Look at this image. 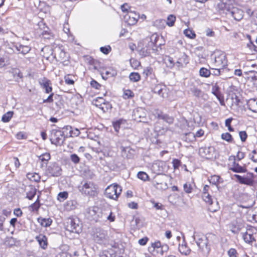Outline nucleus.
I'll return each instance as SVG.
<instances>
[{
	"mask_svg": "<svg viewBox=\"0 0 257 257\" xmlns=\"http://www.w3.org/2000/svg\"><path fill=\"white\" fill-rule=\"evenodd\" d=\"M172 164L174 169H178L180 166L181 162L178 159H173Z\"/></svg>",
	"mask_w": 257,
	"mask_h": 257,
	"instance_id": "e2e57ef3",
	"label": "nucleus"
},
{
	"mask_svg": "<svg viewBox=\"0 0 257 257\" xmlns=\"http://www.w3.org/2000/svg\"><path fill=\"white\" fill-rule=\"evenodd\" d=\"M156 187L158 189L165 190L168 188V185L167 183L165 182L163 184L162 183H156Z\"/></svg>",
	"mask_w": 257,
	"mask_h": 257,
	"instance_id": "052dcab7",
	"label": "nucleus"
},
{
	"mask_svg": "<svg viewBox=\"0 0 257 257\" xmlns=\"http://www.w3.org/2000/svg\"><path fill=\"white\" fill-rule=\"evenodd\" d=\"M165 63L167 67L172 68L174 66V62L172 58L168 56L165 59Z\"/></svg>",
	"mask_w": 257,
	"mask_h": 257,
	"instance_id": "79ce46f5",
	"label": "nucleus"
},
{
	"mask_svg": "<svg viewBox=\"0 0 257 257\" xmlns=\"http://www.w3.org/2000/svg\"><path fill=\"white\" fill-rule=\"evenodd\" d=\"M161 247V244L160 241L152 243L151 246L149 247V251L153 255H155L156 250Z\"/></svg>",
	"mask_w": 257,
	"mask_h": 257,
	"instance_id": "c85d7f7f",
	"label": "nucleus"
},
{
	"mask_svg": "<svg viewBox=\"0 0 257 257\" xmlns=\"http://www.w3.org/2000/svg\"><path fill=\"white\" fill-rule=\"evenodd\" d=\"M137 176L139 179L145 181L147 180L149 178L148 174L144 172H139Z\"/></svg>",
	"mask_w": 257,
	"mask_h": 257,
	"instance_id": "c03bdc74",
	"label": "nucleus"
},
{
	"mask_svg": "<svg viewBox=\"0 0 257 257\" xmlns=\"http://www.w3.org/2000/svg\"><path fill=\"white\" fill-rule=\"evenodd\" d=\"M248 109L253 112H257V99H250L247 102Z\"/></svg>",
	"mask_w": 257,
	"mask_h": 257,
	"instance_id": "412c9836",
	"label": "nucleus"
},
{
	"mask_svg": "<svg viewBox=\"0 0 257 257\" xmlns=\"http://www.w3.org/2000/svg\"><path fill=\"white\" fill-rule=\"evenodd\" d=\"M68 194L67 192H61L58 194L57 199L60 202H63L68 198Z\"/></svg>",
	"mask_w": 257,
	"mask_h": 257,
	"instance_id": "58836bf2",
	"label": "nucleus"
},
{
	"mask_svg": "<svg viewBox=\"0 0 257 257\" xmlns=\"http://www.w3.org/2000/svg\"><path fill=\"white\" fill-rule=\"evenodd\" d=\"M234 177L240 184H245L248 186H252L254 184L253 174L252 173H249L243 176H241L239 175H235Z\"/></svg>",
	"mask_w": 257,
	"mask_h": 257,
	"instance_id": "9d476101",
	"label": "nucleus"
},
{
	"mask_svg": "<svg viewBox=\"0 0 257 257\" xmlns=\"http://www.w3.org/2000/svg\"><path fill=\"white\" fill-rule=\"evenodd\" d=\"M199 153L202 157L206 159L215 158L216 155L215 148L212 146L200 148Z\"/></svg>",
	"mask_w": 257,
	"mask_h": 257,
	"instance_id": "0eeeda50",
	"label": "nucleus"
},
{
	"mask_svg": "<svg viewBox=\"0 0 257 257\" xmlns=\"http://www.w3.org/2000/svg\"><path fill=\"white\" fill-rule=\"evenodd\" d=\"M77 221V219H68L66 225V229L71 232L78 233L80 227Z\"/></svg>",
	"mask_w": 257,
	"mask_h": 257,
	"instance_id": "9b49d317",
	"label": "nucleus"
},
{
	"mask_svg": "<svg viewBox=\"0 0 257 257\" xmlns=\"http://www.w3.org/2000/svg\"><path fill=\"white\" fill-rule=\"evenodd\" d=\"M38 221L42 226L45 227L49 226L52 222V219L49 218H44L42 217H40L38 219Z\"/></svg>",
	"mask_w": 257,
	"mask_h": 257,
	"instance_id": "c756f323",
	"label": "nucleus"
},
{
	"mask_svg": "<svg viewBox=\"0 0 257 257\" xmlns=\"http://www.w3.org/2000/svg\"><path fill=\"white\" fill-rule=\"evenodd\" d=\"M176 20V17L173 15H169L167 18V25L169 27H172L174 25Z\"/></svg>",
	"mask_w": 257,
	"mask_h": 257,
	"instance_id": "ea45409f",
	"label": "nucleus"
},
{
	"mask_svg": "<svg viewBox=\"0 0 257 257\" xmlns=\"http://www.w3.org/2000/svg\"><path fill=\"white\" fill-rule=\"evenodd\" d=\"M195 241L200 250L204 254L208 255L210 251V247L208 244V237L202 236L197 237Z\"/></svg>",
	"mask_w": 257,
	"mask_h": 257,
	"instance_id": "423d86ee",
	"label": "nucleus"
},
{
	"mask_svg": "<svg viewBox=\"0 0 257 257\" xmlns=\"http://www.w3.org/2000/svg\"><path fill=\"white\" fill-rule=\"evenodd\" d=\"M43 88L45 89V92L47 93H49L52 91V88L49 80H47L43 83Z\"/></svg>",
	"mask_w": 257,
	"mask_h": 257,
	"instance_id": "72a5a7b5",
	"label": "nucleus"
},
{
	"mask_svg": "<svg viewBox=\"0 0 257 257\" xmlns=\"http://www.w3.org/2000/svg\"><path fill=\"white\" fill-rule=\"evenodd\" d=\"M122 120H118L113 122V126L115 132H118L120 127V125L122 123Z\"/></svg>",
	"mask_w": 257,
	"mask_h": 257,
	"instance_id": "de8ad7c7",
	"label": "nucleus"
},
{
	"mask_svg": "<svg viewBox=\"0 0 257 257\" xmlns=\"http://www.w3.org/2000/svg\"><path fill=\"white\" fill-rule=\"evenodd\" d=\"M193 95L196 97H200L202 94V92L198 88H194L192 91Z\"/></svg>",
	"mask_w": 257,
	"mask_h": 257,
	"instance_id": "13d9d810",
	"label": "nucleus"
},
{
	"mask_svg": "<svg viewBox=\"0 0 257 257\" xmlns=\"http://www.w3.org/2000/svg\"><path fill=\"white\" fill-rule=\"evenodd\" d=\"M39 159L42 162L47 163L50 159V155L49 153H45L39 157Z\"/></svg>",
	"mask_w": 257,
	"mask_h": 257,
	"instance_id": "37998d69",
	"label": "nucleus"
},
{
	"mask_svg": "<svg viewBox=\"0 0 257 257\" xmlns=\"http://www.w3.org/2000/svg\"><path fill=\"white\" fill-rule=\"evenodd\" d=\"M239 137L242 142H244L247 138V134L245 132L241 131L239 133Z\"/></svg>",
	"mask_w": 257,
	"mask_h": 257,
	"instance_id": "680f3d73",
	"label": "nucleus"
},
{
	"mask_svg": "<svg viewBox=\"0 0 257 257\" xmlns=\"http://www.w3.org/2000/svg\"><path fill=\"white\" fill-rule=\"evenodd\" d=\"M221 8L226 11V14L230 15L237 21L241 20L243 16V11L238 7H234L231 1L225 0L221 5Z\"/></svg>",
	"mask_w": 257,
	"mask_h": 257,
	"instance_id": "f03ea898",
	"label": "nucleus"
},
{
	"mask_svg": "<svg viewBox=\"0 0 257 257\" xmlns=\"http://www.w3.org/2000/svg\"><path fill=\"white\" fill-rule=\"evenodd\" d=\"M155 115H157V117L160 119H162L166 122L171 124L173 122L174 118L167 114H163L162 112L159 110H156Z\"/></svg>",
	"mask_w": 257,
	"mask_h": 257,
	"instance_id": "2eb2a0df",
	"label": "nucleus"
},
{
	"mask_svg": "<svg viewBox=\"0 0 257 257\" xmlns=\"http://www.w3.org/2000/svg\"><path fill=\"white\" fill-rule=\"evenodd\" d=\"M189 62L187 56L185 54H181L176 61V65L178 67H182L186 66Z\"/></svg>",
	"mask_w": 257,
	"mask_h": 257,
	"instance_id": "a211bd4d",
	"label": "nucleus"
},
{
	"mask_svg": "<svg viewBox=\"0 0 257 257\" xmlns=\"http://www.w3.org/2000/svg\"><path fill=\"white\" fill-rule=\"evenodd\" d=\"M56 257H71V256L66 252H61L57 254Z\"/></svg>",
	"mask_w": 257,
	"mask_h": 257,
	"instance_id": "774afa93",
	"label": "nucleus"
},
{
	"mask_svg": "<svg viewBox=\"0 0 257 257\" xmlns=\"http://www.w3.org/2000/svg\"><path fill=\"white\" fill-rule=\"evenodd\" d=\"M100 51L104 54H108L111 51V47L109 46L101 47L100 48Z\"/></svg>",
	"mask_w": 257,
	"mask_h": 257,
	"instance_id": "5fc2aeb1",
	"label": "nucleus"
},
{
	"mask_svg": "<svg viewBox=\"0 0 257 257\" xmlns=\"http://www.w3.org/2000/svg\"><path fill=\"white\" fill-rule=\"evenodd\" d=\"M30 178L35 182H39L40 180L41 177L37 173H34L32 177H30Z\"/></svg>",
	"mask_w": 257,
	"mask_h": 257,
	"instance_id": "0e129e2a",
	"label": "nucleus"
},
{
	"mask_svg": "<svg viewBox=\"0 0 257 257\" xmlns=\"http://www.w3.org/2000/svg\"><path fill=\"white\" fill-rule=\"evenodd\" d=\"M202 197L203 200L207 203L209 205H210V207L209 208V209L211 211L214 212L217 210V202H216V206L215 207H213V202L212 201V199L211 198V196L209 195V193H206L204 194H202Z\"/></svg>",
	"mask_w": 257,
	"mask_h": 257,
	"instance_id": "4468645a",
	"label": "nucleus"
},
{
	"mask_svg": "<svg viewBox=\"0 0 257 257\" xmlns=\"http://www.w3.org/2000/svg\"><path fill=\"white\" fill-rule=\"evenodd\" d=\"M139 18L140 15L133 11L128 12L123 16L124 21L129 25L136 24Z\"/></svg>",
	"mask_w": 257,
	"mask_h": 257,
	"instance_id": "6e6552de",
	"label": "nucleus"
},
{
	"mask_svg": "<svg viewBox=\"0 0 257 257\" xmlns=\"http://www.w3.org/2000/svg\"><path fill=\"white\" fill-rule=\"evenodd\" d=\"M120 149L121 155L123 157L131 158L132 157V153L134 152L133 150L128 147H124L123 146H121Z\"/></svg>",
	"mask_w": 257,
	"mask_h": 257,
	"instance_id": "4be33fe9",
	"label": "nucleus"
},
{
	"mask_svg": "<svg viewBox=\"0 0 257 257\" xmlns=\"http://www.w3.org/2000/svg\"><path fill=\"white\" fill-rule=\"evenodd\" d=\"M40 207L39 196H38L36 201L30 206V209L32 211H36L38 210Z\"/></svg>",
	"mask_w": 257,
	"mask_h": 257,
	"instance_id": "473e14b6",
	"label": "nucleus"
},
{
	"mask_svg": "<svg viewBox=\"0 0 257 257\" xmlns=\"http://www.w3.org/2000/svg\"><path fill=\"white\" fill-rule=\"evenodd\" d=\"M163 90L162 87L160 85H157L154 88V92L159 95H161Z\"/></svg>",
	"mask_w": 257,
	"mask_h": 257,
	"instance_id": "bf43d9fd",
	"label": "nucleus"
},
{
	"mask_svg": "<svg viewBox=\"0 0 257 257\" xmlns=\"http://www.w3.org/2000/svg\"><path fill=\"white\" fill-rule=\"evenodd\" d=\"M213 67L224 68L227 65V60L225 54L221 52H216L211 55Z\"/></svg>",
	"mask_w": 257,
	"mask_h": 257,
	"instance_id": "7ed1b4c3",
	"label": "nucleus"
},
{
	"mask_svg": "<svg viewBox=\"0 0 257 257\" xmlns=\"http://www.w3.org/2000/svg\"><path fill=\"white\" fill-rule=\"evenodd\" d=\"M73 76L71 75H67L64 77V80L65 83L68 85H73L74 83V81L73 79Z\"/></svg>",
	"mask_w": 257,
	"mask_h": 257,
	"instance_id": "a19ab883",
	"label": "nucleus"
},
{
	"mask_svg": "<svg viewBox=\"0 0 257 257\" xmlns=\"http://www.w3.org/2000/svg\"><path fill=\"white\" fill-rule=\"evenodd\" d=\"M70 160L74 164H78L80 161L79 157L75 154L71 155Z\"/></svg>",
	"mask_w": 257,
	"mask_h": 257,
	"instance_id": "864d4df0",
	"label": "nucleus"
},
{
	"mask_svg": "<svg viewBox=\"0 0 257 257\" xmlns=\"http://www.w3.org/2000/svg\"><path fill=\"white\" fill-rule=\"evenodd\" d=\"M227 101L230 102V104L231 106L233 105H238L240 100L238 97L235 94H232L230 95L229 97L227 99Z\"/></svg>",
	"mask_w": 257,
	"mask_h": 257,
	"instance_id": "bb28decb",
	"label": "nucleus"
},
{
	"mask_svg": "<svg viewBox=\"0 0 257 257\" xmlns=\"http://www.w3.org/2000/svg\"><path fill=\"white\" fill-rule=\"evenodd\" d=\"M203 134H204L203 131L202 130H200L196 132L195 135H194L193 133H189L188 134V135L189 136H192L193 138H195L196 137H201L203 135Z\"/></svg>",
	"mask_w": 257,
	"mask_h": 257,
	"instance_id": "6e6d98bb",
	"label": "nucleus"
},
{
	"mask_svg": "<svg viewBox=\"0 0 257 257\" xmlns=\"http://www.w3.org/2000/svg\"><path fill=\"white\" fill-rule=\"evenodd\" d=\"M99 211V208L96 207H90L87 211L86 216L90 220L97 221L98 219Z\"/></svg>",
	"mask_w": 257,
	"mask_h": 257,
	"instance_id": "ddd939ff",
	"label": "nucleus"
},
{
	"mask_svg": "<svg viewBox=\"0 0 257 257\" xmlns=\"http://www.w3.org/2000/svg\"><path fill=\"white\" fill-rule=\"evenodd\" d=\"M221 138L228 142H231L232 140L231 135L228 133L222 134L221 135Z\"/></svg>",
	"mask_w": 257,
	"mask_h": 257,
	"instance_id": "a18cd8bd",
	"label": "nucleus"
},
{
	"mask_svg": "<svg viewBox=\"0 0 257 257\" xmlns=\"http://www.w3.org/2000/svg\"><path fill=\"white\" fill-rule=\"evenodd\" d=\"M134 96L133 92L130 90H126L124 91L123 98L124 99H128L130 97Z\"/></svg>",
	"mask_w": 257,
	"mask_h": 257,
	"instance_id": "603ef678",
	"label": "nucleus"
},
{
	"mask_svg": "<svg viewBox=\"0 0 257 257\" xmlns=\"http://www.w3.org/2000/svg\"><path fill=\"white\" fill-rule=\"evenodd\" d=\"M229 257H236L237 251L235 249L231 248L227 252Z\"/></svg>",
	"mask_w": 257,
	"mask_h": 257,
	"instance_id": "4d7b16f0",
	"label": "nucleus"
},
{
	"mask_svg": "<svg viewBox=\"0 0 257 257\" xmlns=\"http://www.w3.org/2000/svg\"><path fill=\"white\" fill-rule=\"evenodd\" d=\"M250 77L251 78V80L254 81V83L257 85V72H251Z\"/></svg>",
	"mask_w": 257,
	"mask_h": 257,
	"instance_id": "338daca9",
	"label": "nucleus"
},
{
	"mask_svg": "<svg viewBox=\"0 0 257 257\" xmlns=\"http://www.w3.org/2000/svg\"><path fill=\"white\" fill-rule=\"evenodd\" d=\"M93 239L98 243H103L107 239L106 231L101 228H96L93 234Z\"/></svg>",
	"mask_w": 257,
	"mask_h": 257,
	"instance_id": "1a4fd4ad",
	"label": "nucleus"
},
{
	"mask_svg": "<svg viewBox=\"0 0 257 257\" xmlns=\"http://www.w3.org/2000/svg\"><path fill=\"white\" fill-rule=\"evenodd\" d=\"M36 239L39 242L40 246L43 249H45L47 247V239L46 236L43 234H40L36 237Z\"/></svg>",
	"mask_w": 257,
	"mask_h": 257,
	"instance_id": "6ab92c4d",
	"label": "nucleus"
},
{
	"mask_svg": "<svg viewBox=\"0 0 257 257\" xmlns=\"http://www.w3.org/2000/svg\"><path fill=\"white\" fill-rule=\"evenodd\" d=\"M199 74L202 77H208L210 76L211 73L209 70L202 67L200 69Z\"/></svg>",
	"mask_w": 257,
	"mask_h": 257,
	"instance_id": "4c0bfd02",
	"label": "nucleus"
},
{
	"mask_svg": "<svg viewBox=\"0 0 257 257\" xmlns=\"http://www.w3.org/2000/svg\"><path fill=\"white\" fill-rule=\"evenodd\" d=\"M183 189L186 193H190L192 192V187L190 184L185 183L183 185Z\"/></svg>",
	"mask_w": 257,
	"mask_h": 257,
	"instance_id": "8fccbe9b",
	"label": "nucleus"
},
{
	"mask_svg": "<svg viewBox=\"0 0 257 257\" xmlns=\"http://www.w3.org/2000/svg\"><path fill=\"white\" fill-rule=\"evenodd\" d=\"M184 34L186 37H187L189 38L192 39V38H195V33L194 32H193L192 31L189 30V29L185 30L184 31Z\"/></svg>",
	"mask_w": 257,
	"mask_h": 257,
	"instance_id": "49530a36",
	"label": "nucleus"
},
{
	"mask_svg": "<svg viewBox=\"0 0 257 257\" xmlns=\"http://www.w3.org/2000/svg\"><path fill=\"white\" fill-rule=\"evenodd\" d=\"M55 55H58L61 60H63L66 57V54L64 50L61 47L55 48L54 49Z\"/></svg>",
	"mask_w": 257,
	"mask_h": 257,
	"instance_id": "7c9ffc66",
	"label": "nucleus"
},
{
	"mask_svg": "<svg viewBox=\"0 0 257 257\" xmlns=\"http://www.w3.org/2000/svg\"><path fill=\"white\" fill-rule=\"evenodd\" d=\"M134 118L137 120L138 118H144L146 116V113L144 109L141 107L137 108L134 112Z\"/></svg>",
	"mask_w": 257,
	"mask_h": 257,
	"instance_id": "5701e85b",
	"label": "nucleus"
},
{
	"mask_svg": "<svg viewBox=\"0 0 257 257\" xmlns=\"http://www.w3.org/2000/svg\"><path fill=\"white\" fill-rule=\"evenodd\" d=\"M61 167L56 163L51 164L47 169L48 173L54 177H58L61 175Z\"/></svg>",
	"mask_w": 257,
	"mask_h": 257,
	"instance_id": "f8f14e48",
	"label": "nucleus"
},
{
	"mask_svg": "<svg viewBox=\"0 0 257 257\" xmlns=\"http://www.w3.org/2000/svg\"><path fill=\"white\" fill-rule=\"evenodd\" d=\"M232 120V118H229L225 120V125L228 127V130L230 132H233L234 131L233 128L231 126V122Z\"/></svg>",
	"mask_w": 257,
	"mask_h": 257,
	"instance_id": "3c124183",
	"label": "nucleus"
},
{
	"mask_svg": "<svg viewBox=\"0 0 257 257\" xmlns=\"http://www.w3.org/2000/svg\"><path fill=\"white\" fill-rule=\"evenodd\" d=\"M155 115H157V117L160 119H162L166 122L171 124L173 122L174 118L167 114H163L162 112L159 110H156Z\"/></svg>",
	"mask_w": 257,
	"mask_h": 257,
	"instance_id": "dca6fc26",
	"label": "nucleus"
},
{
	"mask_svg": "<svg viewBox=\"0 0 257 257\" xmlns=\"http://www.w3.org/2000/svg\"><path fill=\"white\" fill-rule=\"evenodd\" d=\"M178 249L180 252L184 255H188L190 252V249L188 247L186 243L179 244Z\"/></svg>",
	"mask_w": 257,
	"mask_h": 257,
	"instance_id": "a878e982",
	"label": "nucleus"
},
{
	"mask_svg": "<svg viewBox=\"0 0 257 257\" xmlns=\"http://www.w3.org/2000/svg\"><path fill=\"white\" fill-rule=\"evenodd\" d=\"M228 161L229 162V168L234 167V166L236 164L235 157L234 156H231L228 158Z\"/></svg>",
	"mask_w": 257,
	"mask_h": 257,
	"instance_id": "09e8293b",
	"label": "nucleus"
},
{
	"mask_svg": "<svg viewBox=\"0 0 257 257\" xmlns=\"http://www.w3.org/2000/svg\"><path fill=\"white\" fill-rule=\"evenodd\" d=\"M121 9L123 12H126V13H128V12H130V7L127 4H124L122 5L121 6Z\"/></svg>",
	"mask_w": 257,
	"mask_h": 257,
	"instance_id": "69168bd1",
	"label": "nucleus"
},
{
	"mask_svg": "<svg viewBox=\"0 0 257 257\" xmlns=\"http://www.w3.org/2000/svg\"><path fill=\"white\" fill-rule=\"evenodd\" d=\"M81 192L86 195L95 196L97 194V187L91 182L85 183L80 189Z\"/></svg>",
	"mask_w": 257,
	"mask_h": 257,
	"instance_id": "39448f33",
	"label": "nucleus"
},
{
	"mask_svg": "<svg viewBox=\"0 0 257 257\" xmlns=\"http://www.w3.org/2000/svg\"><path fill=\"white\" fill-rule=\"evenodd\" d=\"M13 112L12 111H8L3 115L2 118V120L3 122H9L13 116Z\"/></svg>",
	"mask_w": 257,
	"mask_h": 257,
	"instance_id": "f704fd0d",
	"label": "nucleus"
},
{
	"mask_svg": "<svg viewBox=\"0 0 257 257\" xmlns=\"http://www.w3.org/2000/svg\"><path fill=\"white\" fill-rule=\"evenodd\" d=\"M163 164V163L161 162L154 163L152 165V170L154 172L157 174H162L164 171Z\"/></svg>",
	"mask_w": 257,
	"mask_h": 257,
	"instance_id": "aec40b11",
	"label": "nucleus"
},
{
	"mask_svg": "<svg viewBox=\"0 0 257 257\" xmlns=\"http://www.w3.org/2000/svg\"><path fill=\"white\" fill-rule=\"evenodd\" d=\"M26 190L27 191V198L29 200H32L36 194V189L35 187L29 186L26 189Z\"/></svg>",
	"mask_w": 257,
	"mask_h": 257,
	"instance_id": "b1692460",
	"label": "nucleus"
},
{
	"mask_svg": "<svg viewBox=\"0 0 257 257\" xmlns=\"http://www.w3.org/2000/svg\"><path fill=\"white\" fill-rule=\"evenodd\" d=\"M242 236L243 238V240L246 242H251L253 240H254L253 237L251 233H249L247 232H245L244 233H242Z\"/></svg>",
	"mask_w": 257,
	"mask_h": 257,
	"instance_id": "2f4dec72",
	"label": "nucleus"
},
{
	"mask_svg": "<svg viewBox=\"0 0 257 257\" xmlns=\"http://www.w3.org/2000/svg\"><path fill=\"white\" fill-rule=\"evenodd\" d=\"M54 136L56 137L55 139H52L54 142L52 141V143L55 144H60L62 143V138L63 137L62 133L60 131H56L54 133Z\"/></svg>",
	"mask_w": 257,
	"mask_h": 257,
	"instance_id": "393cba45",
	"label": "nucleus"
},
{
	"mask_svg": "<svg viewBox=\"0 0 257 257\" xmlns=\"http://www.w3.org/2000/svg\"><path fill=\"white\" fill-rule=\"evenodd\" d=\"M121 192V187L117 184H111L108 186L105 190L106 197L116 200Z\"/></svg>",
	"mask_w": 257,
	"mask_h": 257,
	"instance_id": "20e7f679",
	"label": "nucleus"
},
{
	"mask_svg": "<svg viewBox=\"0 0 257 257\" xmlns=\"http://www.w3.org/2000/svg\"><path fill=\"white\" fill-rule=\"evenodd\" d=\"M18 53L22 54L23 55L27 54L31 50V48L28 46L22 45L20 44H16L14 46Z\"/></svg>",
	"mask_w": 257,
	"mask_h": 257,
	"instance_id": "f3484780",
	"label": "nucleus"
},
{
	"mask_svg": "<svg viewBox=\"0 0 257 257\" xmlns=\"http://www.w3.org/2000/svg\"><path fill=\"white\" fill-rule=\"evenodd\" d=\"M229 170L236 173H245L246 172V167L241 166L238 163L234 166V167L229 168Z\"/></svg>",
	"mask_w": 257,
	"mask_h": 257,
	"instance_id": "cd10ccee",
	"label": "nucleus"
},
{
	"mask_svg": "<svg viewBox=\"0 0 257 257\" xmlns=\"http://www.w3.org/2000/svg\"><path fill=\"white\" fill-rule=\"evenodd\" d=\"M130 80L133 82H137L141 79V76L138 73L132 72L129 76Z\"/></svg>",
	"mask_w": 257,
	"mask_h": 257,
	"instance_id": "c9c22d12",
	"label": "nucleus"
},
{
	"mask_svg": "<svg viewBox=\"0 0 257 257\" xmlns=\"http://www.w3.org/2000/svg\"><path fill=\"white\" fill-rule=\"evenodd\" d=\"M9 64L8 58L7 57L0 56V69L3 68Z\"/></svg>",
	"mask_w": 257,
	"mask_h": 257,
	"instance_id": "e433bc0d",
	"label": "nucleus"
},
{
	"mask_svg": "<svg viewBox=\"0 0 257 257\" xmlns=\"http://www.w3.org/2000/svg\"><path fill=\"white\" fill-rule=\"evenodd\" d=\"M157 36L152 35L150 37L144 39L139 44L141 47L140 54L142 56H149L151 53L155 52L157 50L156 43L157 41Z\"/></svg>",
	"mask_w": 257,
	"mask_h": 257,
	"instance_id": "f257e3e1",
	"label": "nucleus"
}]
</instances>
